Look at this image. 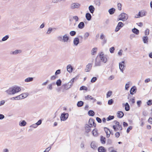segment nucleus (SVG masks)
Returning a JSON list of instances; mask_svg holds the SVG:
<instances>
[{
  "label": "nucleus",
  "mask_w": 152,
  "mask_h": 152,
  "mask_svg": "<svg viewBox=\"0 0 152 152\" xmlns=\"http://www.w3.org/2000/svg\"><path fill=\"white\" fill-rule=\"evenodd\" d=\"M26 122L25 120H23L19 122V125L21 126H24L26 125Z\"/></svg>",
  "instance_id": "nucleus-22"
},
{
  "label": "nucleus",
  "mask_w": 152,
  "mask_h": 152,
  "mask_svg": "<svg viewBox=\"0 0 152 152\" xmlns=\"http://www.w3.org/2000/svg\"><path fill=\"white\" fill-rule=\"evenodd\" d=\"M90 12L91 14H93L94 12L95 8L93 5H90L88 7Z\"/></svg>",
  "instance_id": "nucleus-16"
},
{
  "label": "nucleus",
  "mask_w": 152,
  "mask_h": 152,
  "mask_svg": "<svg viewBox=\"0 0 152 152\" xmlns=\"http://www.w3.org/2000/svg\"><path fill=\"white\" fill-rule=\"evenodd\" d=\"M56 29V28H49L47 32V34H49L51 33V32L52 31L53 29L55 30Z\"/></svg>",
  "instance_id": "nucleus-40"
},
{
  "label": "nucleus",
  "mask_w": 152,
  "mask_h": 152,
  "mask_svg": "<svg viewBox=\"0 0 152 152\" xmlns=\"http://www.w3.org/2000/svg\"><path fill=\"white\" fill-rule=\"evenodd\" d=\"M42 120L41 119H40L36 123V124L37 126H39L40 125L42 124Z\"/></svg>",
  "instance_id": "nucleus-60"
},
{
  "label": "nucleus",
  "mask_w": 152,
  "mask_h": 152,
  "mask_svg": "<svg viewBox=\"0 0 152 152\" xmlns=\"http://www.w3.org/2000/svg\"><path fill=\"white\" fill-rule=\"evenodd\" d=\"M67 70L68 72L70 73L72 71L73 69V67H72V66L70 64L68 65L67 66Z\"/></svg>",
  "instance_id": "nucleus-18"
},
{
  "label": "nucleus",
  "mask_w": 152,
  "mask_h": 152,
  "mask_svg": "<svg viewBox=\"0 0 152 152\" xmlns=\"http://www.w3.org/2000/svg\"><path fill=\"white\" fill-rule=\"evenodd\" d=\"M139 13L140 14L141 17H142L146 15L147 12L145 10H142L139 11Z\"/></svg>",
  "instance_id": "nucleus-19"
},
{
  "label": "nucleus",
  "mask_w": 152,
  "mask_h": 152,
  "mask_svg": "<svg viewBox=\"0 0 152 152\" xmlns=\"http://www.w3.org/2000/svg\"><path fill=\"white\" fill-rule=\"evenodd\" d=\"M124 115V113L122 111H118L117 113V116L119 118H122Z\"/></svg>",
  "instance_id": "nucleus-20"
},
{
  "label": "nucleus",
  "mask_w": 152,
  "mask_h": 152,
  "mask_svg": "<svg viewBox=\"0 0 152 152\" xmlns=\"http://www.w3.org/2000/svg\"><path fill=\"white\" fill-rule=\"evenodd\" d=\"M97 80V78L96 77H93L91 80V82L94 83Z\"/></svg>",
  "instance_id": "nucleus-44"
},
{
  "label": "nucleus",
  "mask_w": 152,
  "mask_h": 152,
  "mask_svg": "<svg viewBox=\"0 0 152 152\" xmlns=\"http://www.w3.org/2000/svg\"><path fill=\"white\" fill-rule=\"evenodd\" d=\"M130 82H128L125 85V90H128L129 87V85L130 84Z\"/></svg>",
  "instance_id": "nucleus-37"
},
{
  "label": "nucleus",
  "mask_w": 152,
  "mask_h": 152,
  "mask_svg": "<svg viewBox=\"0 0 152 152\" xmlns=\"http://www.w3.org/2000/svg\"><path fill=\"white\" fill-rule=\"evenodd\" d=\"M136 88L135 86L132 87L130 90V93L132 95L134 94L136 92Z\"/></svg>",
  "instance_id": "nucleus-17"
},
{
  "label": "nucleus",
  "mask_w": 152,
  "mask_h": 152,
  "mask_svg": "<svg viewBox=\"0 0 152 152\" xmlns=\"http://www.w3.org/2000/svg\"><path fill=\"white\" fill-rule=\"evenodd\" d=\"M51 149V146H50L47 148L43 152H48Z\"/></svg>",
  "instance_id": "nucleus-53"
},
{
  "label": "nucleus",
  "mask_w": 152,
  "mask_h": 152,
  "mask_svg": "<svg viewBox=\"0 0 152 152\" xmlns=\"http://www.w3.org/2000/svg\"><path fill=\"white\" fill-rule=\"evenodd\" d=\"M131 102L132 104H133L135 103L134 97H133L131 99H130L129 102Z\"/></svg>",
  "instance_id": "nucleus-47"
},
{
  "label": "nucleus",
  "mask_w": 152,
  "mask_h": 152,
  "mask_svg": "<svg viewBox=\"0 0 152 152\" xmlns=\"http://www.w3.org/2000/svg\"><path fill=\"white\" fill-rule=\"evenodd\" d=\"M149 30L147 28L145 32V35L146 36L148 35L149 34Z\"/></svg>",
  "instance_id": "nucleus-48"
},
{
  "label": "nucleus",
  "mask_w": 152,
  "mask_h": 152,
  "mask_svg": "<svg viewBox=\"0 0 152 152\" xmlns=\"http://www.w3.org/2000/svg\"><path fill=\"white\" fill-rule=\"evenodd\" d=\"M9 37L8 35H6L2 38L1 41H5L9 38Z\"/></svg>",
  "instance_id": "nucleus-39"
},
{
  "label": "nucleus",
  "mask_w": 152,
  "mask_h": 152,
  "mask_svg": "<svg viewBox=\"0 0 152 152\" xmlns=\"http://www.w3.org/2000/svg\"><path fill=\"white\" fill-rule=\"evenodd\" d=\"M84 23L83 22H81L78 25V27L80 29H82L84 27Z\"/></svg>",
  "instance_id": "nucleus-32"
},
{
  "label": "nucleus",
  "mask_w": 152,
  "mask_h": 152,
  "mask_svg": "<svg viewBox=\"0 0 152 152\" xmlns=\"http://www.w3.org/2000/svg\"><path fill=\"white\" fill-rule=\"evenodd\" d=\"M37 125L36 123L35 124H33L30 126V127H32L34 128H36L37 126Z\"/></svg>",
  "instance_id": "nucleus-63"
},
{
  "label": "nucleus",
  "mask_w": 152,
  "mask_h": 152,
  "mask_svg": "<svg viewBox=\"0 0 152 152\" xmlns=\"http://www.w3.org/2000/svg\"><path fill=\"white\" fill-rule=\"evenodd\" d=\"M63 42H67L69 39V37L66 34H65L63 36Z\"/></svg>",
  "instance_id": "nucleus-15"
},
{
  "label": "nucleus",
  "mask_w": 152,
  "mask_h": 152,
  "mask_svg": "<svg viewBox=\"0 0 152 152\" xmlns=\"http://www.w3.org/2000/svg\"><path fill=\"white\" fill-rule=\"evenodd\" d=\"M97 50V48L95 47L93 48L91 51V54L93 55H94L96 54Z\"/></svg>",
  "instance_id": "nucleus-27"
},
{
  "label": "nucleus",
  "mask_w": 152,
  "mask_h": 152,
  "mask_svg": "<svg viewBox=\"0 0 152 152\" xmlns=\"http://www.w3.org/2000/svg\"><path fill=\"white\" fill-rule=\"evenodd\" d=\"M61 72L60 69H58L55 72V75H58Z\"/></svg>",
  "instance_id": "nucleus-54"
},
{
  "label": "nucleus",
  "mask_w": 152,
  "mask_h": 152,
  "mask_svg": "<svg viewBox=\"0 0 152 152\" xmlns=\"http://www.w3.org/2000/svg\"><path fill=\"white\" fill-rule=\"evenodd\" d=\"M21 91L20 87L14 86L10 88L8 90L5 91V92L8 95H14L19 92Z\"/></svg>",
  "instance_id": "nucleus-1"
},
{
  "label": "nucleus",
  "mask_w": 152,
  "mask_h": 152,
  "mask_svg": "<svg viewBox=\"0 0 152 152\" xmlns=\"http://www.w3.org/2000/svg\"><path fill=\"white\" fill-rule=\"evenodd\" d=\"M76 78V77L72 78L67 83L65 84L62 86L61 87L63 88V92L64 91V90H68L71 87Z\"/></svg>",
  "instance_id": "nucleus-2"
},
{
  "label": "nucleus",
  "mask_w": 152,
  "mask_h": 152,
  "mask_svg": "<svg viewBox=\"0 0 152 152\" xmlns=\"http://www.w3.org/2000/svg\"><path fill=\"white\" fill-rule=\"evenodd\" d=\"M102 63H106L108 60L107 55H104L103 53H100L98 56Z\"/></svg>",
  "instance_id": "nucleus-3"
},
{
  "label": "nucleus",
  "mask_w": 152,
  "mask_h": 152,
  "mask_svg": "<svg viewBox=\"0 0 152 152\" xmlns=\"http://www.w3.org/2000/svg\"><path fill=\"white\" fill-rule=\"evenodd\" d=\"M115 50V48L114 47H112L110 48L109 49V51L111 53H114V51Z\"/></svg>",
  "instance_id": "nucleus-43"
},
{
  "label": "nucleus",
  "mask_w": 152,
  "mask_h": 152,
  "mask_svg": "<svg viewBox=\"0 0 152 152\" xmlns=\"http://www.w3.org/2000/svg\"><path fill=\"white\" fill-rule=\"evenodd\" d=\"M62 81L60 79L58 80L56 83V84L58 86H60L61 85Z\"/></svg>",
  "instance_id": "nucleus-29"
},
{
  "label": "nucleus",
  "mask_w": 152,
  "mask_h": 152,
  "mask_svg": "<svg viewBox=\"0 0 152 152\" xmlns=\"http://www.w3.org/2000/svg\"><path fill=\"white\" fill-rule=\"evenodd\" d=\"M105 38H106L104 35L103 34H101L100 37V39L102 40Z\"/></svg>",
  "instance_id": "nucleus-56"
},
{
  "label": "nucleus",
  "mask_w": 152,
  "mask_h": 152,
  "mask_svg": "<svg viewBox=\"0 0 152 152\" xmlns=\"http://www.w3.org/2000/svg\"><path fill=\"white\" fill-rule=\"evenodd\" d=\"M85 99L86 100H88L89 99L92 100H93V102L94 103L96 101V99H95L93 98L91 96L88 95L87 96L85 97Z\"/></svg>",
  "instance_id": "nucleus-13"
},
{
  "label": "nucleus",
  "mask_w": 152,
  "mask_h": 152,
  "mask_svg": "<svg viewBox=\"0 0 152 152\" xmlns=\"http://www.w3.org/2000/svg\"><path fill=\"white\" fill-rule=\"evenodd\" d=\"M69 114L68 113H66L64 112L61 114L60 119L61 121H65L68 118Z\"/></svg>",
  "instance_id": "nucleus-6"
},
{
  "label": "nucleus",
  "mask_w": 152,
  "mask_h": 152,
  "mask_svg": "<svg viewBox=\"0 0 152 152\" xmlns=\"http://www.w3.org/2000/svg\"><path fill=\"white\" fill-rule=\"evenodd\" d=\"M92 64L89 63L86 66L85 71L86 72H89L92 67Z\"/></svg>",
  "instance_id": "nucleus-12"
},
{
  "label": "nucleus",
  "mask_w": 152,
  "mask_h": 152,
  "mask_svg": "<svg viewBox=\"0 0 152 152\" xmlns=\"http://www.w3.org/2000/svg\"><path fill=\"white\" fill-rule=\"evenodd\" d=\"M86 18L89 21L91 19V15L89 13H87L86 15Z\"/></svg>",
  "instance_id": "nucleus-21"
},
{
  "label": "nucleus",
  "mask_w": 152,
  "mask_h": 152,
  "mask_svg": "<svg viewBox=\"0 0 152 152\" xmlns=\"http://www.w3.org/2000/svg\"><path fill=\"white\" fill-rule=\"evenodd\" d=\"M102 63L99 57L97 56L96 58L94 66H99L101 65Z\"/></svg>",
  "instance_id": "nucleus-5"
},
{
  "label": "nucleus",
  "mask_w": 152,
  "mask_h": 152,
  "mask_svg": "<svg viewBox=\"0 0 152 152\" xmlns=\"http://www.w3.org/2000/svg\"><path fill=\"white\" fill-rule=\"evenodd\" d=\"M95 4L96 5L98 6H99L101 4L100 1L99 0L96 1Z\"/></svg>",
  "instance_id": "nucleus-61"
},
{
  "label": "nucleus",
  "mask_w": 152,
  "mask_h": 152,
  "mask_svg": "<svg viewBox=\"0 0 152 152\" xmlns=\"http://www.w3.org/2000/svg\"><path fill=\"white\" fill-rule=\"evenodd\" d=\"M123 53V50L121 49L118 52V54L120 56H121L122 55V53Z\"/></svg>",
  "instance_id": "nucleus-57"
},
{
  "label": "nucleus",
  "mask_w": 152,
  "mask_h": 152,
  "mask_svg": "<svg viewBox=\"0 0 152 152\" xmlns=\"http://www.w3.org/2000/svg\"><path fill=\"white\" fill-rule=\"evenodd\" d=\"M88 125L93 127H95L96 126V124L94 122V120L93 119H90L89 120Z\"/></svg>",
  "instance_id": "nucleus-11"
},
{
  "label": "nucleus",
  "mask_w": 152,
  "mask_h": 152,
  "mask_svg": "<svg viewBox=\"0 0 152 152\" xmlns=\"http://www.w3.org/2000/svg\"><path fill=\"white\" fill-rule=\"evenodd\" d=\"M84 103L82 101H80L78 102L77 105L79 107H81L83 104Z\"/></svg>",
  "instance_id": "nucleus-38"
},
{
  "label": "nucleus",
  "mask_w": 152,
  "mask_h": 152,
  "mask_svg": "<svg viewBox=\"0 0 152 152\" xmlns=\"http://www.w3.org/2000/svg\"><path fill=\"white\" fill-rule=\"evenodd\" d=\"M91 147L93 149H95L96 148V142L93 141L91 143Z\"/></svg>",
  "instance_id": "nucleus-24"
},
{
  "label": "nucleus",
  "mask_w": 152,
  "mask_h": 152,
  "mask_svg": "<svg viewBox=\"0 0 152 152\" xmlns=\"http://www.w3.org/2000/svg\"><path fill=\"white\" fill-rule=\"evenodd\" d=\"M147 104L148 105H150L152 104V100H149L147 102Z\"/></svg>",
  "instance_id": "nucleus-64"
},
{
  "label": "nucleus",
  "mask_w": 152,
  "mask_h": 152,
  "mask_svg": "<svg viewBox=\"0 0 152 152\" xmlns=\"http://www.w3.org/2000/svg\"><path fill=\"white\" fill-rule=\"evenodd\" d=\"M112 92L111 91H108L107 94V98L110 97L112 95Z\"/></svg>",
  "instance_id": "nucleus-42"
},
{
  "label": "nucleus",
  "mask_w": 152,
  "mask_h": 152,
  "mask_svg": "<svg viewBox=\"0 0 152 152\" xmlns=\"http://www.w3.org/2000/svg\"><path fill=\"white\" fill-rule=\"evenodd\" d=\"M104 129L105 132L106 134V136L108 138L109 137L111 133V134H113L112 133H111L110 130L108 128L106 127H104Z\"/></svg>",
  "instance_id": "nucleus-10"
},
{
  "label": "nucleus",
  "mask_w": 152,
  "mask_h": 152,
  "mask_svg": "<svg viewBox=\"0 0 152 152\" xmlns=\"http://www.w3.org/2000/svg\"><path fill=\"white\" fill-rule=\"evenodd\" d=\"M128 15L124 13H121L119 15L118 20L125 21L128 19Z\"/></svg>",
  "instance_id": "nucleus-4"
},
{
  "label": "nucleus",
  "mask_w": 152,
  "mask_h": 152,
  "mask_svg": "<svg viewBox=\"0 0 152 152\" xmlns=\"http://www.w3.org/2000/svg\"><path fill=\"white\" fill-rule=\"evenodd\" d=\"M125 66L124 65V61H123L119 63V67L121 71L122 72H123V71L125 69Z\"/></svg>",
  "instance_id": "nucleus-8"
},
{
  "label": "nucleus",
  "mask_w": 152,
  "mask_h": 152,
  "mask_svg": "<svg viewBox=\"0 0 152 152\" xmlns=\"http://www.w3.org/2000/svg\"><path fill=\"white\" fill-rule=\"evenodd\" d=\"M124 105L125 106V110L126 111H129L130 109V106L128 103L127 102L126 103V104H124Z\"/></svg>",
  "instance_id": "nucleus-28"
},
{
  "label": "nucleus",
  "mask_w": 152,
  "mask_h": 152,
  "mask_svg": "<svg viewBox=\"0 0 152 152\" xmlns=\"http://www.w3.org/2000/svg\"><path fill=\"white\" fill-rule=\"evenodd\" d=\"M70 34L71 36H75L76 34V32L75 31H71L70 32Z\"/></svg>",
  "instance_id": "nucleus-45"
},
{
  "label": "nucleus",
  "mask_w": 152,
  "mask_h": 152,
  "mask_svg": "<svg viewBox=\"0 0 152 152\" xmlns=\"http://www.w3.org/2000/svg\"><path fill=\"white\" fill-rule=\"evenodd\" d=\"M116 129H117V131L118 130H121L122 129V127L121 126V125L119 126L116 127Z\"/></svg>",
  "instance_id": "nucleus-62"
},
{
  "label": "nucleus",
  "mask_w": 152,
  "mask_h": 152,
  "mask_svg": "<svg viewBox=\"0 0 152 152\" xmlns=\"http://www.w3.org/2000/svg\"><path fill=\"white\" fill-rule=\"evenodd\" d=\"M93 127L92 126H91L89 125H88V124H86L85 125V132H89L91 130V128Z\"/></svg>",
  "instance_id": "nucleus-9"
},
{
  "label": "nucleus",
  "mask_w": 152,
  "mask_h": 152,
  "mask_svg": "<svg viewBox=\"0 0 152 152\" xmlns=\"http://www.w3.org/2000/svg\"><path fill=\"white\" fill-rule=\"evenodd\" d=\"M118 9L119 10H121V4L120 3H118L117 4Z\"/></svg>",
  "instance_id": "nucleus-50"
},
{
  "label": "nucleus",
  "mask_w": 152,
  "mask_h": 152,
  "mask_svg": "<svg viewBox=\"0 0 152 152\" xmlns=\"http://www.w3.org/2000/svg\"><path fill=\"white\" fill-rule=\"evenodd\" d=\"M98 150L99 152H106V151L105 148L102 146L99 147L98 148Z\"/></svg>",
  "instance_id": "nucleus-25"
},
{
  "label": "nucleus",
  "mask_w": 152,
  "mask_h": 152,
  "mask_svg": "<svg viewBox=\"0 0 152 152\" xmlns=\"http://www.w3.org/2000/svg\"><path fill=\"white\" fill-rule=\"evenodd\" d=\"M124 26V24L122 22H119L115 28V31L116 32L118 31Z\"/></svg>",
  "instance_id": "nucleus-7"
},
{
  "label": "nucleus",
  "mask_w": 152,
  "mask_h": 152,
  "mask_svg": "<svg viewBox=\"0 0 152 152\" xmlns=\"http://www.w3.org/2000/svg\"><path fill=\"white\" fill-rule=\"evenodd\" d=\"M73 20H75L76 21V16L73 17H70L69 18V20L71 21Z\"/></svg>",
  "instance_id": "nucleus-51"
},
{
  "label": "nucleus",
  "mask_w": 152,
  "mask_h": 152,
  "mask_svg": "<svg viewBox=\"0 0 152 152\" xmlns=\"http://www.w3.org/2000/svg\"><path fill=\"white\" fill-rule=\"evenodd\" d=\"M33 80V78L32 77H28L25 80V81L26 82H30L32 81Z\"/></svg>",
  "instance_id": "nucleus-31"
},
{
  "label": "nucleus",
  "mask_w": 152,
  "mask_h": 152,
  "mask_svg": "<svg viewBox=\"0 0 152 152\" xmlns=\"http://www.w3.org/2000/svg\"><path fill=\"white\" fill-rule=\"evenodd\" d=\"M88 114L89 116H93L94 115V112L93 111L90 110L88 112Z\"/></svg>",
  "instance_id": "nucleus-36"
},
{
  "label": "nucleus",
  "mask_w": 152,
  "mask_h": 152,
  "mask_svg": "<svg viewBox=\"0 0 152 152\" xmlns=\"http://www.w3.org/2000/svg\"><path fill=\"white\" fill-rule=\"evenodd\" d=\"M21 52V50H17L11 52L10 53V54L13 55H16L18 53H20Z\"/></svg>",
  "instance_id": "nucleus-23"
},
{
  "label": "nucleus",
  "mask_w": 152,
  "mask_h": 152,
  "mask_svg": "<svg viewBox=\"0 0 152 152\" xmlns=\"http://www.w3.org/2000/svg\"><path fill=\"white\" fill-rule=\"evenodd\" d=\"M132 31L133 33L136 34H138L139 33V31L136 28H134L132 29Z\"/></svg>",
  "instance_id": "nucleus-33"
},
{
  "label": "nucleus",
  "mask_w": 152,
  "mask_h": 152,
  "mask_svg": "<svg viewBox=\"0 0 152 152\" xmlns=\"http://www.w3.org/2000/svg\"><path fill=\"white\" fill-rule=\"evenodd\" d=\"M87 88L86 87L84 86H83L81 87L80 88V90H85L86 91H87Z\"/></svg>",
  "instance_id": "nucleus-46"
},
{
  "label": "nucleus",
  "mask_w": 152,
  "mask_h": 152,
  "mask_svg": "<svg viewBox=\"0 0 152 152\" xmlns=\"http://www.w3.org/2000/svg\"><path fill=\"white\" fill-rule=\"evenodd\" d=\"M20 95L21 96V97L22 98V99H23L26 97L28 95V94L27 93H23Z\"/></svg>",
  "instance_id": "nucleus-30"
},
{
  "label": "nucleus",
  "mask_w": 152,
  "mask_h": 152,
  "mask_svg": "<svg viewBox=\"0 0 152 152\" xmlns=\"http://www.w3.org/2000/svg\"><path fill=\"white\" fill-rule=\"evenodd\" d=\"M114 123L115 124V125L113 126V128L115 131H117V130L116 129V127L120 125H119V123L118 122L116 121H114Z\"/></svg>",
  "instance_id": "nucleus-14"
},
{
  "label": "nucleus",
  "mask_w": 152,
  "mask_h": 152,
  "mask_svg": "<svg viewBox=\"0 0 152 152\" xmlns=\"http://www.w3.org/2000/svg\"><path fill=\"white\" fill-rule=\"evenodd\" d=\"M113 103V101L112 99H111L108 101V104L109 105H111Z\"/></svg>",
  "instance_id": "nucleus-59"
},
{
  "label": "nucleus",
  "mask_w": 152,
  "mask_h": 152,
  "mask_svg": "<svg viewBox=\"0 0 152 152\" xmlns=\"http://www.w3.org/2000/svg\"><path fill=\"white\" fill-rule=\"evenodd\" d=\"M143 41L144 43L147 44L148 42V37L147 36L143 37L142 38Z\"/></svg>",
  "instance_id": "nucleus-26"
},
{
  "label": "nucleus",
  "mask_w": 152,
  "mask_h": 152,
  "mask_svg": "<svg viewBox=\"0 0 152 152\" xmlns=\"http://www.w3.org/2000/svg\"><path fill=\"white\" fill-rule=\"evenodd\" d=\"M76 8V3H74L72 4L71 6V8L72 9Z\"/></svg>",
  "instance_id": "nucleus-58"
},
{
  "label": "nucleus",
  "mask_w": 152,
  "mask_h": 152,
  "mask_svg": "<svg viewBox=\"0 0 152 152\" xmlns=\"http://www.w3.org/2000/svg\"><path fill=\"white\" fill-rule=\"evenodd\" d=\"M106 138L102 136L100 138V141L102 143L104 144L105 143Z\"/></svg>",
  "instance_id": "nucleus-34"
},
{
  "label": "nucleus",
  "mask_w": 152,
  "mask_h": 152,
  "mask_svg": "<svg viewBox=\"0 0 152 152\" xmlns=\"http://www.w3.org/2000/svg\"><path fill=\"white\" fill-rule=\"evenodd\" d=\"M115 11L114 8H112L109 9L108 10V12L110 15L113 14Z\"/></svg>",
  "instance_id": "nucleus-35"
},
{
  "label": "nucleus",
  "mask_w": 152,
  "mask_h": 152,
  "mask_svg": "<svg viewBox=\"0 0 152 152\" xmlns=\"http://www.w3.org/2000/svg\"><path fill=\"white\" fill-rule=\"evenodd\" d=\"M102 44L103 45L107 42V40L106 38H105V39H102Z\"/></svg>",
  "instance_id": "nucleus-55"
},
{
  "label": "nucleus",
  "mask_w": 152,
  "mask_h": 152,
  "mask_svg": "<svg viewBox=\"0 0 152 152\" xmlns=\"http://www.w3.org/2000/svg\"><path fill=\"white\" fill-rule=\"evenodd\" d=\"M92 133L93 135L94 136H96L98 134L97 131L96 129H94L92 131Z\"/></svg>",
  "instance_id": "nucleus-41"
},
{
  "label": "nucleus",
  "mask_w": 152,
  "mask_h": 152,
  "mask_svg": "<svg viewBox=\"0 0 152 152\" xmlns=\"http://www.w3.org/2000/svg\"><path fill=\"white\" fill-rule=\"evenodd\" d=\"M114 117L113 116H111L110 115L109 117L107 118V121H109L113 119L114 118Z\"/></svg>",
  "instance_id": "nucleus-49"
},
{
  "label": "nucleus",
  "mask_w": 152,
  "mask_h": 152,
  "mask_svg": "<svg viewBox=\"0 0 152 152\" xmlns=\"http://www.w3.org/2000/svg\"><path fill=\"white\" fill-rule=\"evenodd\" d=\"M89 34L88 32H86L85 34L84 37L85 39H87L89 36Z\"/></svg>",
  "instance_id": "nucleus-52"
}]
</instances>
